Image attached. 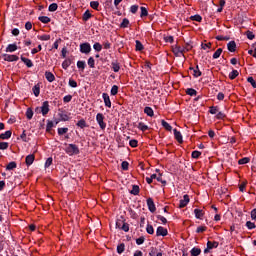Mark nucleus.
I'll use <instances>...</instances> for the list:
<instances>
[{
  "instance_id": "46",
  "label": "nucleus",
  "mask_w": 256,
  "mask_h": 256,
  "mask_svg": "<svg viewBox=\"0 0 256 256\" xmlns=\"http://www.w3.org/2000/svg\"><path fill=\"white\" fill-rule=\"evenodd\" d=\"M51 165H53V158L49 157V158H47L44 167H45V169H48V167H51Z\"/></svg>"
},
{
  "instance_id": "17",
  "label": "nucleus",
  "mask_w": 256,
  "mask_h": 256,
  "mask_svg": "<svg viewBox=\"0 0 256 256\" xmlns=\"http://www.w3.org/2000/svg\"><path fill=\"white\" fill-rule=\"evenodd\" d=\"M194 215H195L196 219H203L205 212H203V210H201V209H195Z\"/></svg>"
},
{
  "instance_id": "25",
  "label": "nucleus",
  "mask_w": 256,
  "mask_h": 256,
  "mask_svg": "<svg viewBox=\"0 0 256 256\" xmlns=\"http://www.w3.org/2000/svg\"><path fill=\"white\" fill-rule=\"evenodd\" d=\"M13 169H17V163L16 162H10L6 166L7 171H13Z\"/></svg>"
},
{
  "instance_id": "1",
  "label": "nucleus",
  "mask_w": 256,
  "mask_h": 256,
  "mask_svg": "<svg viewBox=\"0 0 256 256\" xmlns=\"http://www.w3.org/2000/svg\"><path fill=\"white\" fill-rule=\"evenodd\" d=\"M191 49V46H189V44H187V46L185 47H181V46H174L172 48V51L175 55V57H185V52L189 51Z\"/></svg>"
},
{
  "instance_id": "42",
  "label": "nucleus",
  "mask_w": 256,
  "mask_h": 256,
  "mask_svg": "<svg viewBox=\"0 0 256 256\" xmlns=\"http://www.w3.org/2000/svg\"><path fill=\"white\" fill-rule=\"evenodd\" d=\"M77 67H78V69H82V71H83V70H85V67H87V64L85 63V61L79 60L77 62Z\"/></svg>"
},
{
  "instance_id": "15",
  "label": "nucleus",
  "mask_w": 256,
  "mask_h": 256,
  "mask_svg": "<svg viewBox=\"0 0 256 256\" xmlns=\"http://www.w3.org/2000/svg\"><path fill=\"white\" fill-rule=\"evenodd\" d=\"M35 161V155L33 154H29L28 156H26V165L29 167L31 165H33V162Z\"/></svg>"
},
{
  "instance_id": "34",
  "label": "nucleus",
  "mask_w": 256,
  "mask_h": 256,
  "mask_svg": "<svg viewBox=\"0 0 256 256\" xmlns=\"http://www.w3.org/2000/svg\"><path fill=\"white\" fill-rule=\"evenodd\" d=\"M186 94L190 95V97H194L195 95H197V90L193 89V88H188L186 90Z\"/></svg>"
},
{
  "instance_id": "3",
  "label": "nucleus",
  "mask_w": 256,
  "mask_h": 256,
  "mask_svg": "<svg viewBox=\"0 0 256 256\" xmlns=\"http://www.w3.org/2000/svg\"><path fill=\"white\" fill-rule=\"evenodd\" d=\"M96 121L100 129L105 130L107 128V123H105V116L102 113L96 115Z\"/></svg>"
},
{
  "instance_id": "59",
  "label": "nucleus",
  "mask_w": 256,
  "mask_h": 256,
  "mask_svg": "<svg viewBox=\"0 0 256 256\" xmlns=\"http://www.w3.org/2000/svg\"><path fill=\"white\" fill-rule=\"evenodd\" d=\"M53 126H54L53 121L48 120V122L46 124V130L51 131V129H53Z\"/></svg>"
},
{
  "instance_id": "44",
  "label": "nucleus",
  "mask_w": 256,
  "mask_h": 256,
  "mask_svg": "<svg viewBox=\"0 0 256 256\" xmlns=\"http://www.w3.org/2000/svg\"><path fill=\"white\" fill-rule=\"evenodd\" d=\"M209 113H211V115H217L219 113V108L217 106H212L210 107Z\"/></svg>"
},
{
  "instance_id": "19",
  "label": "nucleus",
  "mask_w": 256,
  "mask_h": 256,
  "mask_svg": "<svg viewBox=\"0 0 256 256\" xmlns=\"http://www.w3.org/2000/svg\"><path fill=\"white\" fill-rule=\"evenodd\" d=\"M20 59H21L22 63L26 64L27 67H29V68L33 67V61H31V59L25 58L23 56H21Z\"/></svg>"
},
{
  "instance_id": "8",
  "label": "nucleus",
  "mask_w": 256,
  "mask_h": 256,
  "mask_svg": "<svg viewBox=\"0 0 256 256\" xmlns=\"http://www.w3.org/2000/svg\"><path fill=\"white\" fill-rule=\"evenodd\" d=\"M43 117L49 113V101H44L40 107Z\"/></svg>"
},
{
  "instance_id": "14",
  "label": "nucleus",
  "mask_w": 256,
  "mask_h": 256,
  "mask_svg": "<svg viewBox=\"0 0 256 256\" xmlns=\"http://www.w3.org/2000/svg\"><path fill=\"white\" fill-rule=\"evenodd\" d=\"M111 67H112L114 73H119V71L121 69V65L117 61H112Z\"/></svg>"
},
{
  "instance_id": "16",
  "label": "nucleus",
  "mask_w": 256,
  "mask_h": 256,
  "mask_svg": "<svg viewBox=\"0 0 256 256\" xmlns=\"http://www.w3.org/2000/svg\"><path fill=\"white\" fill-rule=\"evenodd\" d=\"M17 51V44H9L6 47V53H15Z\"/></svg>"
},
{
  "instance_id": "56",
  "label": "nucleus",
  "mask_w": 256,
  "mask_h": 256,
  "mask_svg": "<svg viewBox=\"0 0 256 256\" xmlns=\"http://www.w3.org/2000/svg\"><path fill=\"white\" fill-rule=\"evenodd\" d=\"M246 37H247V39H250V41H253V39H255V34H253V32H251V31H247Z\"/></svg>"
},
{
  "instance_id": "18",
  "label": "nucleus",
  "mask_w": 256,
  "mask_h": 256,
  "mask_svg": "<svg viewBox=\"0 0 256 256\" xmlns=\"http://www.w3.org/2000/svg\"><path fill=\"white\" fill-rule=\"evenodd\" d=\"M11 135H13V132H11V130H8V131L0 134V139H3V140L11 139Z\"/></svg>"
},
{
  "instance_id": "48",
  "label": "nucleus",
  "mask_w": 256,
  "mask_h": 256,
  "mask_svg": "<svg viewBox=\"0 0 256 256\" xmlns=\"http://www.w3.org/2000/svg\"><path fill=\"white\" fill-rule=\"evenodd\" d=\"M140 9H141L140 17H147V15H149L147 8L141 7Z\"/></svg>"
},
{
  "instance_id": "27",
  "label": "nucleus",
  "mask_w": 256,
  "mask_h": 256,
  "mask_svg": "<svg viewBox=\"0 0 256 256\" xmlns=\"http://www.w3.org/2000/svg\"><path fill=\"white\" fill-rule=\"evenodd\" d=\"M57 9H59V6L57 5V3H52L48 7V11H50V13L57 11Z\"/></svg>"
},
{
  "instance_id": "41",
  "label": "nucleus",
  "mask_w": 256,
  "mask_h": 256,
  "mask_svg": "<svg viewBox=\"0 0 256 256\" xmlns=\"http://www.w3.org/2000/svg\"><path fill=\"white\" fill-rule=\"evenodd\" d=\"M77 127H80V129H85V127H87V122L81 119L80 121L77 122Z\"/></svg>"
},
{
  "instance_id": "4",
  "label": "nucleus",
  "mask_w": 256,
  "mask_h": 256,
  "mask_svg": "<svg viewBox=\"0 0 256 256\" xmlns=\"http://www.w3.org/2000/svg\"><path fill=\"white\" fill-rule=\"evenodd\" d=\"M80 53H84L85 55H88V53H91V44L87 42L80 44Z\"/></svg>"
},
{
  "instance_id": "47",
  "label": "nucleus",
  "mask_w": 256,
  "mask_h": 256,
  "mask_svg": "<svg viewBox=\"0 0 256 256\" xmlns=\"http://www.w3.org/2000/svg\"><path fill=\"white\" fill-rule=\"evenodd\" d=\"M88 65H89L90 69H95V59L93 57H90L88 59Z\"/></svg>"
},
{
  "instance_id": "49",
  "label": "nucleus",
  "mask_w": 256,
  "mask_h": 256,
  "mask_svg": "<svg viewBox=\"0 0 256 256\" xmlns=\"http://www.w3.org/2000/svg\"><path fill=\"white\" fill-rule=\"evenodd\" d=\"M146 232L148 233V235H153V233H155V230L153 229L152 225H147L146 227Z\"/></svg>"
},
{
  "instance_id": "40",
  "label": "nucleus",
  "mask_w": 256,
  "mask_h": 256,
  "mask_svg": "<svg viewBox=\"0 0 256 256\" xmlns=\"http://www.w3.org/2000/svg\"><path fill=\"white\" fill-rule=\"evenodd\" d=\"M91 12H89V10H86L83 14V21H89V19H91Z\"/></svg>"
},
{
  "instance_id": "20",
  "label": "nucleus",
  "mask_w": 256,
  "mask_h": 256,
  "mask_svg": "<svg viewBox=\"0 0 256 256\" xmlns=\"http://www.w3.org/2000/svg\"><path fill=\"white\" fill-rule=\"evenodd\" d=\"M45 77H46V79H47V81L49 82V83H53V81H55V75H53L51 72H49V71H46L45 72Z\"/></svg>"
},
{
  "instance_id": "12",
  "label": "nucleus",
  "mask_w": 256,
  "mask_h": 256,
  "mask_svg": "<svg viewBox=\"0 0 256 256\" xmlns=\"http://www.w3.org/2000/svg\"><path fill=\"white\" fill-rule=\"evenodd\" d=\"M227 49L228 51H230V53H235V51L237 50V43H235V41H230L227 44Z\"/></svg>"
},
{
  "instance_id": "63",
  "label": "nucleus",
  "mask_w": 256,
  "mask_h": 256,
  "mask_svg": "<svg viewBox=\"0 0 256 256\" xmlns=\"http://www.w3.org/2000/svg\"><path fill=\"white\" fill-rule=\"evenodd\" d=\"M246 227L247 229H255V223L251 222V221H247L246 222Z\"/></svg>"
},
{
  "instance_id": "38",
  "label": "nucleus",
  "mask_w": 256,
  "mask_h": 256,
  "mask_svg": "<svg viewBox=\"0 0 256 256\" xmlns=\"http://www.w3.org/2000/svg\"><path fill=\"white\" fill-rule=\"evenodd\" d=\"M249 161H251V159L249 157H244L238 161V164L239 165H247V163H249Z\"/></svg>"
},
{
  "instance_id": "29",
  "label": "nucleus",
  "mask_w": 256,
  "mask_h": 256,
  "mask_svg": "<svg viewBox=\"0 0 256 256\" xmlns=\"http://www.w3.org/2000/svg\"><path fill=\"white\" fill-rule=\"evenodd\" d=\"M239 77V71L233 70L232 72L229 73V79L233 80Z\"/></svg>"
},
{
  "instance_id": "54",
  "label": "nucleus",
  "mask_w": 256,
  "mask_h": 256,
  "mask_svg": "<svg viewBox=\"0 0 256 256\" xmlns=\"http://www.w3.org/2000/svg\"><path fill=\"white\" fill-rule=\"evenodd\" d=\"M68 85L69 87H72L73 89H75L77 87V81L73 79H69Z\"/></svg>"
},
{
  "instance_id": "28",
  "label": "nucleus",
  "mask_w": 256,
  "mask_h": 256,
  "mask_svg": "<svg viewBox=\"0 0 256 256\" xmlns=\"http://www.w3.org/2000/svg\"><path fill=\"white\" fill-rule=\"evenodd\" d=\"M161 124H162V127H164V129H166V131H171L173 129V127L170 126V124L167 123V121H165V120H162Z\"/></svg>"
},
{
  "instance_id": "43",
  "label": "nucleus",
  "mask_w": 256,
  "mask_h": 256,
  "mask_svg": "<svg viewBox=\"0 0 256 256\" xmlns=\"http://www.w3.org/2000/svg\"><path fill=\"white\" fill-rule=\"evenodd\" d=\"M111 95L115 96L117 93H119V86L113 85L110 91Z\"/></svg>"
},
{
  "instance_id": "36",
  "label": "nucleus",
  "mask_w": 256,
  "mask_h": 256,
  "mask_svg": "<svg viewBox=\"0 0 256 256\" xmlns=\"http://www.w3.org/2000/svg\"><path fill=\"white\" fill-rule=\"evenodd\" d=\"M38 19L41 21V23H51V18L48 16H40Z\"/></svg>"
},
{
  "instance_id": "60",
  "label": "nucleus",
  "mask_w": 256,
  "mask_h": 256,
  "mask_svg": "<svg viewBox=\"0 0 256 256\" xmlns=\"http://www.w3.org/2000/svg\"><path fill=\"white\" fill-rule=\"evenodd\" d=\"M199 157H201V152L195 150L192 152V158L193 159H199Z\"/></svg>"
},
{
  "instance_id": "33",
  "label": "nucleus",
  "mask_w": 256,
  "mask_h": 256,
  "mask_svg": "<svg viewBox=\"0 0 256 256\" xmlns=\"http://www.w3.org/2000/svg\"><path fill=\"white\" fill-rule=\"evenodd\" d=\"M120 27H121L122 29H127V27H129V19L124 18V19L122 20V23L120 24Z\"/></svg>"
},
{
  "instance_id": "2",
  "label": "nucleus",
  "mask_w": 256,
  "mask_h": 256,
  "mask_svg": "<svg viewBox=\"0 0 256 256\" xmlns=\"http://www.w3.org/2000/svg\"><path fill=\"white\" fill-rule=\"evenodd\" d=\"M65 151L67 155H70V157L73 155H79V147L75 144H68Z\"/></svg>"
},
{
  "instance_id": "23",
  "label": "nucleus",
  "mask_w": 256,
  "mask_h": 256,
  "mask_svg": "<svg viewBox=\"0 0 256 256\" xmlns=\"http://www.w3.org/2000/svg\"><path fill=\"white\" fill-rule=\"evenodd\" d=\"M208 249H217L219 247V242H207Z\"/></svg>"
},
{
  "instance_id": "57",
  "label": "nucleus",
  "mask_w": 256,
  "mask_h": 256,
  "mask_svg": "<svg viewBox=\"0 0 256 256\" xmlns=\"http://www.w3.org/2000/svg\"><path fill=\"white\" fill-rule=\"evenodd\" d=\"M69 131V128H58V135H65Z\"/></svg>"
},
{
  "instance_id": "62",
  "label": "nucleus",
  "mask_w": 256,
  "mask_h": 256,
  "mask_svg": "<svg viewBox=\"0 0 256 256\" xmlns=\"http://www.w3.org/2000/svg\"><path fill=\"white\" fill-rule=\"evenodd\" d=\"M71 99H73V96H72V95H66V96H64V98H63V102H64V103H71Z\"/></svg>"
},
{
  "instance_id": "53",
  "label": "nucleus",
  "mask_w": 256,
  "mask_h": 256,
  "mask_svg": "<svg viewBox=\"0 0 256 256\" xmlns=\"http://www.w3.org/2000/svg\"><path fill=\"white\" fill-rule=\"evenodd\" d=\"M247 81L252 85L253 89H256V82L255 79H253V77H248Z\"/></svg>"
},
{
  "instance_id": "51",
  "label": "nucleus",
  "mask_w": 256,
  "mask_h": 256,
  "mask_svg": "<svg viewBox=\"0 0 256 256\" xmlns=\"http://www.w3.org/2000/svg\"><path fill=\"white\" fill-rule=\"evenodd\" d=\"M136 51H143V44L139 40H136Z\"/></svg>"
},
{
  "instance_id": "21",
  "label": "nucleus",
  "mask_w": 256,
  "mask_h": 256,
  "mask_svg": "<svg viewBox=\"0 0 256 256\" xmlns=\"http://www.w3.org/2000/svg\"><path fill=\"white\" fill-rule=\"evenodd\" d=\"M32 91L35 95V97H39V94L41 93V86L39 84H36L33 88Z\"/></svg>"
},
{
  "instance_id": "9",
  "label": "nucleus",
  "mask_w": 256,
  "mask_h": 256,
  "mask_svg": "<svg viewBox=\"0 0 256 256\" xmlns=\"http://www.w3.org/2000/svg\"><path fill=\"white\" fill-rule=\"evenodd\" d=\"M121 220L116 222V228L117 229H122V231H125V233L129 232V225L125 222H123L122 226H121Z\"/></svg>"
},
{
  "instance_id": "39",
  "label": "nucleus",
  "mask_w": 256,
  "mask_h": 256,
  "mask_svg": "<svg viewBox=\"0 0 256 256\" xmlns=\"http://www.w3.org/2000/svg\"><path fill=\"white\" fill-rule=\"evenodd\" d=\"M125 251V244L124 243H121L117 246V253L119 255H121V253H123Z\"/></svg>"
},
{
  "instance_id": "32",
  "label": "nucleus",
  "mask_w": 256,
  "mask_h": 256,
  "mask_svg": "<svg viewBox=\"0 0 256 256\" xmlns=\"http://www.w3.org/2000/svg\"><path fill=\"white\" fill-rule=\"evenodd\" d=\"M137 127L140 129V131H147L149 129V126L143 122H139Z\"/></svg>"
},
{
  "instance_id": "52",
  "label": "nucleus",
  "mask_w": 256,
  "mask_h": 256,
  "mask_svg": "<svg viewBox=\"0 0 256 256\" xmlns=\"http://www.w3.org/2000/svg\"><path fill=\"white\" fill-rule=\"evenodd\" d=\"M90 7H91L92 9H95V10L99 9V2H98V1H92V2H90Z\"/></svg>"
},
{
  "instance_id": "13",
  "label": "nucleus",
  "mask_w": 256,
  "mask_h": 256,
  "mask_svg": "<svg viewBox=\"0 0 256 256\" xmlns=\"http://www.w3.org/2000/svg\"><path fill=\"white\" fill-rule=\"evenodd\" d=\"M173 131L176 141H178V143H183V135H181V133L177 129H174Z\"/></svg>"
},
{
  "instance_id": "22",
  "label": "nucleus",
  "mask_w": 256,
  "mask_h": 256,
  "mask_svg": "<svg viewBox=\"0 0 256 256\" xmlns=\"http://www.w3.org/2000/svg\"><path fill=\"white\" fill-rule=\"evenodd\" d=\"M144 113L148 115V117H153L155 113L153 112V108L147 106L144 108Z\"/></svg>"
},
{
  "instance_id": "35",
  "label": "nucleus",
  "mask_w": 256,
  "mask_h": 256,
  "mask_svg": "<svg viewBox=\"0 0 256 256\" xmlns=\"http://www.w3.org/2000/svg\"><path fill=\"white\" fill-rule=\"evenodd\" d=\"M71 66V60L70 59H66L63 61L62 63V68L63 69H69V67Z\"/></svg>"
},
{
  "instance_id": "6",
  "label": "nucleus",
  "mask_w": 256,
  "mask_h": 256,
  "mask_svg": "<svg viewBox=\"0 0 256 256\" xmlns=\"http://www.w3.org/2000/svg\"><path fill=\"white\" fill-rule=\"evenodd\" d=\"M167 228L159 226L156 230V237H167Z\"/></svg>"
},
{
  "instance_id": "50",
  "label": "nucleus",
  "mask_w": 256,
  "mask_h": 256,
  "mask_svg": "<svg viewBox=\"0 0 256 256\" xmlns=\"http://www.w3.org/2000/svg\"><path fill=\"white\" fill-rule=\"evenodd\" d=\"M5 149H9V143L7 142H0V150L5 151Z\"/></svg>"
},
{
  "instance_id": "31",
  "label": "nucleus",
  "mask_w": 256,
  "mask_h": 256,
  "mask_svg": "<svg viewBox=\"0 0 256 256\" xmlns=\"http://www.w3.org/2000/svg\"><path fill=\"white\" fill-rule=\"evenodd\" d=\"M221 53H223L222 48H218L215 53L213 54V59H219L221 57Z\"/></svg>"
},
{
  "instance_id": "5",
  "label": "nucleus",
  "mask_w": 256,
  "mask_h": 256,
  "mask_svg": "<svg viewBox=\"0 0 256 256\" xmlns=\"http://www.w3.org/2000/svg\"><path fill=\"white\" fill-rule=\"evenodd\" d=\"M4 61H8V63H13V61H19V56L11 55V54H3Z\"/></svg>"
},
{
  "instance_id": "30",
  "label": "nucleus",
  "mask_w": 256,
  "mask_h": 256,
  "mask_svg": "<svg viewBox=\"0 0 256 256\" xmlns=\"http://www.w3.org/2000/svg\"><path fill=\"white\" fill-rule=\"evenodd\" d=\"M191 71H193V75L195 77H201V70H199V66H197L196 68H190Z\"/></svg>"
},
{
  "instance_id": "24",
  "label": "nucleus",
  "mask_w": 256,
  "mask_h": 256,
  "mask_svg": "<svg viewBox=\"0 0 256 256\" xmlns=\"http://www.w3.org/2000/svg\"><path fill=\"white\" fill-rule=\"evenodd\" d=\"M37 39H39V41H49V39H51V35L49 34L38 35Z\"/></svg>"
},
{
  "instance_id": "37",
  "label": "nucleus",
  "mask_w": 256,
  "mask_h": 256,
  "mask_svg": "<svg viewBox=\"0 0 256 256\" xmlns=\"http://www.w3.org/2000/svg\"><path fill=\"white\" fill-rule=\"evenodd\" d=\"M93 49L97 51V53L101 52V50L103 49V46L101 45V43L96 42L93 45Z\"/></svg>"
},
{
  "instance_id": "26",
  "label": "nucleus",
  "mask_w": 256,
  "mask_h": 256,
  "mask_svg": "<svg viewBox=\"0 0 256 256\" xmlns=\"http://www.w3.org/2000/svg\"><path fill=\"white\" fill-rule=\"evenodd\" d=\"M190 254L192 256H199V255H201V250L197 247H194L191 249Z\"/></svg>"
},
{
  "instance_id": "11",
  "label": "nucleus",
  "mask_w": 256,
  "mask_h": 256,
  "mask_svg": "<svg viewBox=\"0 0 256 256\" xmlns=\"http://www.w3.org/2000/svg\"><path fill=\"white\" fill-rule=\"evenodd\" d=\"M102 99L104 101L105 107L111 108V98L109 97V94L103 93Z\"/></svg>"
},
{
  "instance_id": "7",
  "label": "nucleus",
  "mask_w": 256,
  "mask_h": 256,
  "mask_svg": "<svg viewBox=\"0 0 256 256\" xmlns=\"http://www.w3.org/2000/svg\"><path fill=\"white\" fill-rule=\"evenodd\" d=\"M147 206L150 213H155V211H157V207H155V202L153 201V198L147 199Z\"/></svg>"
},
{
  "instance_id": "55",
  "label": "nucleus",
  "mask_w": 256,
  "mask_h": 256,
  "mask_svg": "<svg viewBox=\"0 0 256 256\" xmlns=\"http://www.w3.org/2000/svg\"><path fill=\"white\" fill-rule=\"evenodd\" d=\"M26 117H27V119H33V110H31V108L27 109Z\"/></svg>"
},
{
  "instance_id": "64",
  "label": "nucleus",
  "mask_w": 256,
  "mask_h": 256,
  "mask_svg": "<svg viewBox=\"0 0 256 256\" xmlns=\"http://www.w3.org/2000/svg\"><path fill=\"white\" fill-rule=\"evenodd\" d=\"M137 140H135V139H132V140H130L129 141V145H130V147H137Z\"/></svg>"
},
{
  "instance_id": "61",
  "label": "nucleus",
  "mask_w": 256,
  "mask_h": 256,
  "mask_svg": "<svg viewBox=\"0 0 256 256\" xmlns=\"http://www.w3.org/2000/svg\"><path fill=\"white\" fill-rule=\"evenodd\" d=\"M121 167H122L123 171H127L129 169V162L123 161L121 164Z\"/></svg>"
},
{
  "instance_id": "45",
  "label": "nucleus",
  "mask_w": 256,
  "mask_h": 256,
  "mask_svg": "<svg viewBox=\"0 0 256 256\" xmlns=\"http://www.w3.org/2000/svg\"><path fill=\"white\" fill-rule=\"evenodd\" d=\"M131 195H139V186L133 185L132 190L130 191Z\"/></svg>"
},
{
  "instance_id": "58",
  "label": "nucleus",
  "mask_w": 256,
  "mask_h": 256,
  "mask_svg": "<svg viewBox=\"0 0 256 256\" xmlns=\"http://www.w3.org/2000/svg\"><path fill=\"white\" fill-rule=\"evenodd\" d=\"M137 11H139V6L138 5H132L130 7V13L135 14V13H137Z\"/></svg>"
},
{
  "instance_id": "10",
  "label": "nucleus",
  "mask_w": 256,
  "mask_h": 256,
  "mask_svg": "<svg viewBox=\"0 0 256 256\" xmlns=\"http://www.w3.org/2000/svg\"><path fill=\"white\" fill-rule=\"evenodd\" d=\"M187 205H189V195L185 194L183 199L180 200L179 207L183 209V207H187Z\"/></svg>"
}]
</instances>
